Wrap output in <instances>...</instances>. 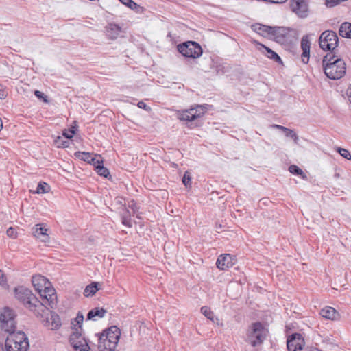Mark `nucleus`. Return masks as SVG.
Masks as SVG:
<instances>
[{
    "instance_id": "nucleus-3",
    "label": "nucleus",
    "mask_w": 351,
    "mask_h": 351,
    "mask_svg": "<svg viewBox=\"0 0 351 351\" xmlns=\"http://www.w3.org/2000/svg\"><path fill=\"white\" fill-rule=\"evenodd\" d=\"M29 346L28 338L22 331L9 334L5 343L7 351H27Z\"/></svg>"
},
{
    "instance_id": "nucleus-29",
    "label": "nucleus",
    "mask_w": 351,
    "mask_h": 351,
    "mask_svg": "<svg viewBox=\"0 0 351 351\" xmlns=\"http://www.w3.org/2000/svg\"><path fill=\"white\" fill-rule=\"evenodd\" d=\"M84 321V315L81 312H78L76 317L71 322L75 331L77 329L78 331L82 330V325Z\"/></svg>"
},
{
    "instance_id": "nucleus-42",
    "label": "nucleus",
    "mask_w": 351,
    "mask_h": 351,
    "mask_svg": "<svg viewBox=\"0 0 351 351\" xmlns=\"http://www.w3.org/2000/svg\"><path fill=\"white\" fill-rule=\"evenodd\" d=\"M7 235L10 238H16L17 235V232L14 228L10 227L7 230L6 232Z\"/></svg>"
},
{
    "instance_id": "nucleus-11",
    "label": "nucleus",
    "mask_w": 351,
    "mask_h": 351,
    "mask_svg": "<svg viewBox=\"0 0 351 351\" xmlns=\"http://www.w3.org/2000/svg\"><path fill=\"white\" fill-rule=\"evenodd\" d=\"M270 39L277 43L284 44L289 40L290 29L283 27H272L271 30Z\"/></svg>"
},
{
    "instance_id": "nucleus-27",
    "label": "nucleus",
    "mask_w": 351,
    "mask_h": 351,
    "mask_svg": "<svg viewBox=\"0 0 351 351\" xmlns=\"http://www.w3.org/2000/svg\"><path fill=\"white\" fill-rule=\"evenodd\" d=\"M339 34L342 37L350 38V34H351L350 23H342L339 27Z\"/></svg>"
},
{
    "instance_id": "nucleus-19",
    "label": "nucleus",
    "mask_w": 351,
    "mask_h": 351,
    "mask_svg": "<svg viewBox=\"0 0 351 351\" xmlns=\"http://www.w3.org/2000/svg\"><path fill=\"white\" fill-rule=\"evenodd\" d=\"M32 282L34 287L38 292L40 291V290H43V289L46 285H49V283L50 282L47 278L40 275L33 276Z\"/></svg>"
},
{
    "instance_id": "nucleus-30",
    "label": "nucleus",
    "mask_w": 351,
    "mask_h": 351,
    "mask_svg": "<svg viewBox=\"0 0 351 351\" xmlns=\"http://www.w3.org/2000/svg\"><path fill=\"white\" fill-rule=\"evenodd\" d=\"M121 222L124 226L128 228H131L132 226L130 213L128 209L123 210V213H121Z\"/></svg>"
},
{
    "instance_id": "nucleus-7",
    "label": "nucleus",
    "mask_w": 351,
    "mask_h": 351,
    "mask_svg": "<svg viewBox=\"0 0 351 351\" xmlns=\"http://www.w3.org/2000/svg\"><path fill=\"white\" fill-rule=\"evenodd\" d=\"M38 293L43 300L42 302L40 301V302L44 304L45 311L43 313V317L48 311V308L46 307V305L53 308L56 304L57 295L55 289L51 287V282L49 283V285H46L43 290H40Z\"/></svg>"
},
{
    "instance_id": "nucleus-28",
    "label": "nucleus",
    "mask_w": 351,
    "mask_h": 351,
    "mask_svg": "<svg viewBox=\"0 0 351 351\" xmlns=\"http://www.w3.org/2000/svg\"><path fill=\"white\" fill-rule=\"evenodd\" d=\"M99 283L93 282L86 287L84 291V295L86 297L93 296L96 293V292L99 289L97 287Z\"/></svg>"
},
{
    "instance_id": "nucleus-9",
    "label": "nucleus",
    "mask_w": 351,
    "mask_h": 351,
    "mask_svg": "<svg viewBox=\"0 0 351 351\" xmlns=\"http://www.w3.org/2000/svg\"><path fill=\"white\" fill-rule=\"evenodd\" d=\"M69 341L75 351H90L87 340L77 329L70 335Z\"/></svg>"
},
{
    "instance_id": "nucleus-23",
    "label": "nucleus",
    "mask_w": 351,
    "mask_h": 351,
    "mask_svg": "<svg viewBox=\"0 0 351 351\" xmlns=\"http://www.w3.org/2000/svg\"><path fill=\"white\" fill-rule=\"evenodd\" d=\"M106 310L103 308H95L90 310L87 314V319L96 320V318H102L106 313Z\"/></svg>"
},
{
    "instance_id": "nucleus-41",
    "label": "nucleus",
    "mask_w": 351,
    "mask_h": 351,
    "mask_svg": "<svg viewBox=\"0 0 351 351\" xmlns=\"http://www.w3.org/2000/svg\"><path fill=\"white\" fill-rule=\"evenodd\" d=\"M182 182L186 186H190L191 184V178L188 174L187 172H186L182 178Z\"/></svg>"
},
{
    "instance_id": "nucleus-46",
    "label": "nucleus",
    "mask_w": 351,
    "mask_h": 351,
    "mask_svg": "<svg viewBox=\"0 0 351 351\" xmlns=\"http://www.w3.org/2000/svg\"><path fill=\"white\" fill-rule=\"evenodd\" d=\"M90 163H92L95 167H96L97 165H103L102 161H100L99 160H97L95 158H93Z\"/></svg>"
},
{
    "instance_id": "nucleus-35",
    "label": "nucleus",
    "mask_w": 351,
    "mask_h": 351,
    "mask_svg": "<svg viewBox=\"0 0 351 351\" xmlns=\"http://www.w3.org/2000/svg\"><path fill=\"white\" fill-rule=\"evenodd\" d=\"M128 208L132 210L133 215H136V217H138L139 219L141 218V217H140L141 213L138 212L139 207L138 206L136 202H134V200L130 201L128 202Z\"/></svg>"
},
{
    "instance_id": "nucleus-36",
    "label": "nucleus",
    "mask_w": 351,
    "mask_h": 351,
    "mask_svg": "<svg viewBox=\"0 0 351 351\" xmlns=\"http://www.w3.org/2000/svg\"><path fill=\"white\" fill-rule=\"evenodd\" d=\"M96 171L99 176L104 178H107L110 175L108 169L104 167L103 165H97Z\"/></svg>"
},
{
    "instance_id": "nucleus-53",
    "label": "nucleus",
    "mask_w": 351,
    "mask_h": 351,
    "mask_svg": "<svg viewBox=\"0 0 351 351\" xmlns=\"http://www.w3.org/2000/svg\"><path fill=\"white\" fill-rule=\"evenodd\" d=\"M0 351H7L6 348L5 349L3 347V345L0 343Z\"/></svg>"
},
{
    "instance_id": "nucleus-43",
    "label": "nucleus",
    "mask_w": 351,
    "mask_h": 351,
    "mask_svg": "<svg viewBox=\"0 0 351 351\" xmlns=\"http://www.w3.org/2000/svg\"><path fill=\"white\" fill-rule=\"evenodd\" d=\"M75 130H65L64 132H63V136L67 138V139H71L72 138V137L73 136V135L75 134Z\"/></svg>"
},
{
    "instance_id": "nucleus-38",
    "label": "nucleus",
    "mask_w": 351,
    "mask_h": 351,
    "mask_svg": "<svg viewBox=\"0 0 351 351\" xmlns=\"http://www.w3.org/2000/svg\"><path fill=\"white\" fill-rule=\"evenodd\" d=\"M337 152L344 158L350 160H351V154L350 152L344 148L337 147Z\"/></svg>"
},
{
    "instance_id": "nucleus-37",
    "label": "nucleus",
    "mask_w": 351,
    "mask_h": 351,
    "mask_svg": "<svg viewBox=\"0 0 351 351\" xmlns=\"http://www.w3.org/2000/svg\"><path fill=\"white\" fill-rule=\"evenodd\" d=\"M201 312L205 317L215 322L213 313L208 306L202 307Z\"/></svg>"
},
{
    "instance_id": "nucleus-14",
    "label": "nucleus",
    "mask_w": 351,
    "mask_h": 351,
    "mask_svg": "<svg viewBox=\"0 0 351 351\" xmlns=\"http://www.w3.org/2000/svg\"><path fill=\"white\" fill-rule=\"evenodd\" d=\"M120 330L116 326H112L104 330L99 337H104L105 339L119 342L120 338Z\"/></svg>"
},
{
    "instance_id": "nucleus-12",
    "label": "nucleus",
    "mask_w": 351,
    "mask_h": 351,
    "mask_svg": "<svg viewBox=\"0 0 351 351\" xmlns=\"http://www.w3.org/2000/svg\"><path fill=\"white\" fill-rule=\"evenodd\" d=\"M304 345V339L300 333L292 334L287 339V347L289 351H300Z\"/></svg>"
},
{
    "instance_id": "nucleus-13",
    "label": "nucleus",
    "mask_w": 351,
    "mask_h": 351,
    "mask_svg": "<svg viewBox=\"0 0 351 351\" xmlns=\"http://www.w3.org/2000/svg\"><path fill=\"white\" fill-rule=\"evenodd\" d=\"M48 229L43 224H36L32 228V234L35 238L43 243L49 242Z\"/></svg>"
},
{
    "instance_id": "nucleus-8",
    "label": "nucleus",
    "mask_w": 351,
    "mask_h": 351,
    "mask_svg": "<svg viewBox=\"0 0 351 351\" xmlns=\"http://www.w3.org/2000/svg\"><path fill=\"white\" fill-rule=\"evenodd\" d=\"M205 112L206 110L203 106H197L195 108L179 112L178 113V118L181 121L191 122L202 117Z\"/></svg>"
},
{
    "instance_id": "nucleus-32",
    "label": "nucleus",
    "mask_w": 351,
    "mask_h": 351,
    "mask_svg": "<svg viewBox=\"0 0 351 351\" xmlns=\"http://www.w3.org/2000/svg\"><path fill=\"white\" fill-rule=\"evenodd\" d=\"M280 130L284 131L285 132V135L287 137H291V138L293 139L294 142L295 143H298V135L296 134V133L291 130V129H289L287 128H280Z\"/></svg>"
},
{
    "instance_id": "nucleus-26",
    "label": "nucleus",
    "mask_w": 351,
    "mask_h": 351,
    "mask_svg": "<svg viewBox=\"0 0 351 351\" xmlns=\"http://www.w3.org/2000/svg\"><path fill=\"white\" fill-rule=\"evenodd\" d=\"M15 319L14 311L8 307H5L0 314V322Z\"/></svg>"
},
{
    "instance_id": "nucleus-33",
    "label": "nucleus",
    "mask_w": 351,
    "mask_h": 351,
    "mask_svg": "<svg viewBox=\"0 0 351 351\" xmlns=\"http://www.w3.org/2000/svg\"><path fill=\"white\" fill-rule=\"evenodd\" d=\"M54 143L56 145L57 147H68L69 146V140H64L61 136H58L55 141Z\"/></svg>"
},
{
    "instance_id": "nucleus-25",
    "label": "nucleus",
    "mask_w": 351,
    "mask_h": 351,
    "mask_svg": "<svg viewBox=\"0 0 351 351\" xmlns=\"http://www.w3.org/2000/svg\"><path fill=\"white\" fill-rule=\"evenodd\" d=\"M121 32V27L114 23L109 24L107 28V36L111 39H115Z\"/></svg>"
},
{
    "instance_id": "nucleus-31",
    "label": "nucleus",
    "mask_w": 351,
    "mask_h": 351,
    "mask_svg": "<svg viewBox=\"0 0 351 351\" xmlns=\"http://www.w3.org/2000/svg\"><path fill=\"white\" fill-rule=\"evenodd\" d=\"M75 155L76 156V157H77L78 158L81 159L82 160H84V161H86V162H88L89 163H90L92 159H93V156H91V154L88 152H77Z\"/></svg>"
},
{
    "instance_id": "nucleus-15",
    "label": "nucleus",
    "mask_w": 351,
    "mask_h": 351,
    "mask_svg": "<svg viewBox=\"0 0 351 351\" xmlns=\"http://www.w3.org/2000/svg\"><path fill=\"white\" fill-rule=\"evenodd\" d=\"M301 49L302 53L301 54L302 62L307 64L310 58L311 43L307 36H303L301 40Z\"/></svg>"
},
{
    "instance_id": "nucleus-39",
    "label": "nucleus",
    "mask_w": 351,
    "mask_h": 351,
    "mask_svg": "<svg viewBox=\"0 0 351 351\" xmlns=\"http://www.w3.org/2000/svg\"><path fill=\"white\" fill-rule=\"evenodd\" d=\"M48 189H49V186L47 185V183L45 182H40L38 186H37V189H36V193L38 194H40V193H46L48 192Z\"/></svg>"
},
{
    "instance_id": "nucleus-52",
    "label": "nucleus",
    "mask_w": 351,
    "mask_h": 351,
    "mask_svg": "<svg viewBox=\"0 0 351 351\" xmlns=\"http://www.w3.org/2000/svg\"><path fill=\"white\" fill-rule=\"evenodd\" d=\"M273 128H278L279 130H280V128H285L284 126H282V125H272Z\"/></svg>"
},
{
    "instance_id": "nucleus-50",
    "label": "nucleus",
    "mask_w": 351,
    "mask_h": 351,
    "mask_svg": "<svg viewBox=\"0 0 351 351\" xmlns=\"http://www.w3.org/2000/svg\"><path fill=\"white\" fill-rule=\"evenodd\" d=\"M308 351H322V350L316 347H311L308 348Z\"/></svg>"
},
{
    "instance_id": "nucleus-5",
    "label": "nucleus",
    "mask_w": 351,
    "mask_h": 351,
    "mask_svg": "<svg viewBox=\"0 0 351 351\" xmlns=\"http://www.w3.org/2000/svg\"><path fill=\"white\" fill-rule=\"evenodd\" d=\"M338 42L337 34L332 30L324 31L319 38V47L324 51H330V53L337 47Z\"/></svg>"
},
{
    "instance_id": "nucleus-40",
    "label": "nucleus",
    "mask_w": 351,
    "mask_h": 351,
    "mask_svg": "<svg viewBox=\"0 0 351 351\" xmlns=\"http://www.w3.org/2000/svg\"><path fill=\"white\" fill-rule=\"evenodd\" d=\"M289 171L292 174H295V175L303 174L302 170L300 168H299L297 165H290L289 167Z\"/></svg>"
},
{
    "instance_id": "nucleus-20",
    "label": "nucleus",
    "mask_w": 351,
    "mask_h": 351,
    "mask_svg": "<svg viewBox=\"0 0 351 351\" xmlns=\"http://www.w3.org/2000/svg\"><path fill=\"white\" fill-rule=\"evenodd\" d=\"M235 257L229 254H221V270L232 267L236 263Z\"/></svg>"
},
{
    "instance_id": "nucleus-44",
    "label": "nucleus",
    "mask_w": 351,
    "mask_h": 351,
    "mask_svg": "<svg viewBox=\"0 0 351 351\" xmlns=\"http://www.w3.org/2000/svg\"><path fill=\"white\" fill-rule=\"evenodd\" d=\"M34 95L39 99H43L45 101H47V99H46V97L45 96V95L39 91V90H36L34 92Z\"/></svg>"
},
{
    "instance_id": "nucleus-17",
    "label": "nucleus",
    "mask_w": 351,
    "mask_h": 351,
    "mask_svg": "<svg viewBox=\"0 0 351 351\" xmlns=\"http://www.w3.org/2000/svg\"><path fill=\"white\" fill-rule=\"evenodd\" d=\"M258 47V49L264 55H265L268 58L273 60L276 62H282L281 58L280 56L270 48L266 47L265 45L256 43Z\"/></svg>"
},
{
    "instance_id": "nucleus-48",
    "label": "nucleus",
    "mask_w": 351,
    "mask_h": 351,
    "mask_svg": "<svg viewBox=\"0 0 351 351\" xmlns=\"http://www.w3.org/2000/svg\"><path fill=\"white\" fill-rule=\"evenodd\" d=\"M4 282H5L4 275L2 273L1 270H0V284H3Z\"/></svg>"
},
{
    "instance_id": "nucleus-22",
    "label": "nucleus",
    "mask_w": 351,
    "mask_h": 351,
    "mask_svg": "<svg viewBox=\"0 0 351 351\" xmlns=\"http://www.w3.org/2000/svg\"><path fill=\"white\" fill-rule=\"evenodd\" d=\"M253 29L258 34L268 37L269 38L271 34V30H272L271 26H267L262 24H256L252 26Z\"/></svg>"
},
{
    "instance_id": "nucleus-24",
    "label": "nucleus",
    "mask_w": 351,
    "mask_h": 351,
    "mask_svg": "<svg viewBox=\"0 0 351 351\" xmlns=\"http://www.w3.org/2000/svg\"><path fill=\"white\" fill-rule=\"evenodd\" d=\"M0 328L5 332L9 334L13 333L16 330V321L14 319H11L8 321H4L0 322Z\"/></svg>"
},
{
    "instance_id": "nucleus-54",
    "label": "nucleus",
    "mask_w": 351,
    "mask_h": 351,
    "mask_svg": "<svg viewBox=\"0 0 351 351\" xmlns=\"http://www.w3.org/2000/svg\"><path fill=\"white\" fill-rule=\"evenodd\" d=\"M71 130H75V126H72V128Z\"/></svg>"
},
{
    "instance_id": "nucleus-51",
    "label": "nucleus",
    "mask_w": 351,
    "mask_h": 351,
    "mask_svg": "<svg viewBox=\"0 0 351 351\" xmlns=\"http://www.w3.org/2000/svg\"><path fill=\"white\" fill-rule=\"evenodd\" d=\"M215 265H216V267L219 269V265H220L219 256L217 258Z\"/></svg>"
},
{
    "instance_id": "nucleus-47",
    "label": "nucleus",
    "mask_w": 351,
    "mask_h": 351,
    "mask_svg": "<svg viewBox=\"0 0 351 351\" xmlns=\"http://www.w3.org/2000/svg\"><path fill=\"white\" fill-rule=\"evenodd\" d=\"M6 96L5 92L2 86L0 84V99H3Z\"/></svg>"
},
{
    "instance_id": "nucleus-21",
    "label": "nucleus",
    "mask_w": 351,
    "mask_h": 351,
    "mask_svg": "<svg viewBox=\"0 0 351 351\" xmlns=\"http://www.w3.org/2000/svg\"><path fill=\"white\" fill-rule=\"evenodd\" d=\"M319 314L322 317L331 320L337 319L339 317V313L337 311L330 306H326L322 308L320 311Z\"/></svg>"
},
{
    "instance_id": "nucleus-6",
    "label": "nucleus",
    "mask_w": 351,
    "mask_h": 351,
    "mask_svg": "<svg viewBox=\"0 0 351 351\" xmlns=\"http://www.w3.org/2000/svg\"><path fill=\"white\" fill-rule=\"evenodd\" d=\"M178 50L184 56L197 58L202 54L201 46L196 42L188 41L178 45Z\"/></svg>"
},
{
    "instance_id": "nucleus-16",
    "label": "nucleus",
    "mask_w": 351,
    "mask_h": 351,
    "mask_svg": "<svg viewBox=\"0 0 351 351\" xmlns=\"http://www.w3.org/2000/svg\"><path fill=\"white\" fill-rule=\"evenodd\" d=\"M118 342L105 339L104 337H99L98 341L99 351H119L117 348Z\"/></svg>"
},
{
    "instance_id": "nucleus-34",
    "label": "nucleus",
    "mask_w": 351,
    "mask_h": 351,
    "mask_svg": "<svg viewBox=\"0 0 351 351\" xmlns=\"http://www.w3.org/2000/svg\"><path fill=\"white\" fill-rule=\"evenodd\" d=\"M119 1L121 3H122L123 5L130 8L132 10L138 11V10L139 8H141L140 6L132 0H119Z\"/></svg>"
},
{
    "instance_id": "nucleus-4",
    "label": "nucleus",
    "mask_w": 351,
    "mask_h": 351,
    "mask_svg": "<svg viewBox=\"0 0 351 351\" xmlns=\"http://www.w3.org/2000/svg\"><path fill=\"white\" fill-rule=\"evenodd\" d=\"M267 329L259 322L253 323L247 332V341L253 347L261 345L267 336Z\"/></svg>"
},
{
    "instance_id": "nucleus-49",
    "label": "nucleus",
    "mask_w": 351,
    "mask_h": 351,
    "mask_svg": "<svg viewBox=\"0 0 351 351\" xmlns=\"http://www.w3.org/2000/svg\"><path fill=\"white\" fill-rule=\"evenodd\" d=\"M347 94L348 95L349 101L351 103V88H348Z\"/></svg>"
},
{
    "instance_id": "nucleus-18",
    "label": "nucleus",
    "mask_w": 351,
    "mask_h": 351,
    "mask_svg": "<svg viewBox=\"0 0 351 351\" xmlns=\"http://www.w3.org/2000/svg\"><path fill=\"white\" fill-rule=\"evenodd\" d=\"M46 326L51 330L58 329L61 326V321L58 315L50 312L49 315L46 317Z\"/></svg>"
},
{
    "instance_id": "nucleus-1",
    "label": "nucleus",
    "mask_w": 351,
    "mask_h": 351,
    "mask_svg": "<svg viewBox=\"0 0 351 351\" xmlns=\"http://www.w3.org/2000/svg\"><path fill=\"white\" fill-rule=\"evenodd\" d=\"M322 64L324 73L330 79L339 80L346 73L345 62L337 58L333 53H327L323 58Z\"/></svg>"
},
{
    "instance_id": "nucleus-2",
    "label": "nucleus",
    "mask_w": 351,
    "mask_h": 351,
    "mask_svg": "<svg viewBox=\"0 0 351 351\" xmlns=\"http://www.w3.org/2000/svg\"><path fill=\"white\" fill-rule=\"evenodd\" d=\"M15 297L22 302L26 308L33 311L36 316L43 317L45 311L44 304L34 295L32 291L24 287H18L14 289Z\"/></svg>"
},
{
    "instance_id": "nucleus-10",
    "label": "nucleus",
    "mask_w": 351,
    "mask_h": 351,
    "mask_svg": "<svg viewBox=\"0 0 351 351\" xmlns=\"http://www.w3.org/2000/svg\"><path fill=\"white\" fill-rule=\"evenodd\" d=\"M291 11L298 17L305 19L308 16L309 8L306 0H291Z\"/></svg>"
},
{
    "instance_id": "nucleus-45",
    "label": "nucleus",
    "mask_w": 351,
    "mask_h": 351,
    "mask_svg": "<svg viewBox=\"0 0 351 351\" xmlns=\"http://www.w3.org/2000/svg\"><path fill=\"white\" fill-rule=\"evenodd\" d=\"M137 106L140 108H142V109H145V110H150V108L149 107H147V106L146 105V104L143 101H139L138 104H137Z\"/></svg>"
}]
</instances>
